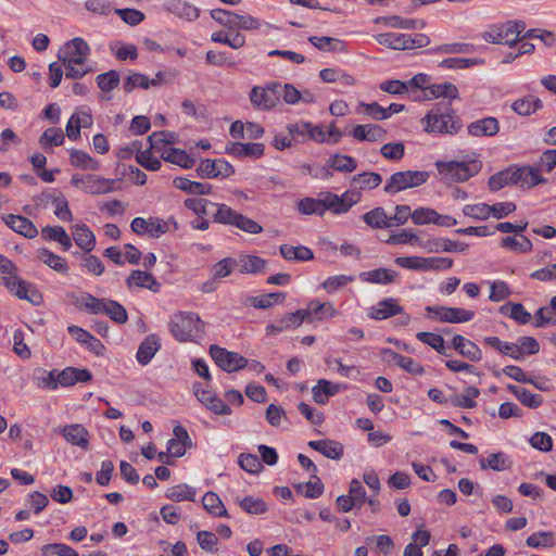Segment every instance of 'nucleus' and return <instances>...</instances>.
<instances>
[{
  "mask_svg": "<svg viewBox=\"0 0 556 556\" xmlns=\"http://www.w3.org/2000/svg\"><path fill=\"white\" fill-rule=\"evenodd\" d=\"M70 164L83 170H98L100 163L83 150L73 149L70 152Z\"/></svg>",
  "mask_w": 556,
  "mask_h": 556,
  "instance_id": "nucleus-30",
  "label": "nucleus"
},
{
  "mask_svg": "<svg viewBox=\"0 0 556 556\" xmlns=\"http://www.w3.org/2000/svg\"><path fill=\"white\" fill-rule=\"evenodd\" d=\"M509 185H513L511 168L501 170L492 175L488 180V186L491 191H498Z\"/></svg>",
  "mask_w": 556,
  "mask_h": 556,
  "instance_id": "nucleus-60",
  "label": "nucleus"
},
{
  "mask_svg": "<svg viewBox=\"0 0 556 556\" xmlns=\"http://www.w3.org/2000/svg\"><path fill=\"white\" fill-rule=\"evenodd\" d=\"M103 303L100 314L106 315L117 324H125L128 320L127 311L121 303L109 299H103Z\"/></svg>",
  "mask_w": 556,
  "mask_h": 556,
  "instance_id": "nucleus-32",
  "label": "nucleus"
},
{
  "mask_svg": "<svg viewBox=\"0 0 556 556\" xmlns=\"http://www.w3.org/2000/svg\"><path fill=\"white\" fill-rule=\"evenodd\" d=\"M327 163L331 168L341 173H352L357 167V163L352 156L339 153L332 155Z\"/></svg>",
  "mask_w": 556,
  "mask_h": 556,
  "instance_id": "nucleus-46",
  "label": "nucleus"
},
{
  "mask_svg": "<svg viewBox=\"0 0 556 556\" xmlns=\"http://www.w3.org/2000/svg\"><path fill=\"white\" fill-rule=\"evenodd\" d=\"M210 355L214 362L225 371H238L248 366V359L239 353L229 352L218 345L210 346Z\"/></svg>",
  "mask_w": 556,
  "mask_h": 556,
  "instance_id": "nucleus-9",
  "label": "nucleus"
},
{
  "mask_svg": "<svg viewBox=\"0 0 556 556\" xmlns=\"http://www.w3.org/2000/svg\"><path fill=\"white\" fill-rule=\"evenodd\" d=\"M64 132L61 128H48L39 138V143L43 149L59 147L64 142Z\"/></svg>",
  "mask_w": 556,
  "mask_h": 556,
  "instance_id": "nucleus-50",
  "label": "nucleus"
},
{
  "mask_svg": "<svg viewBox=\"0 0 556 556\" xmlns=\"http://www.w3.org/2000/svg\"><path fill=\"white\" fill-rule=\"evenodd\" d=\"M308 446L330 459L339 460L343 456V445L330 439L309 441Z\"/></svg>",
  "mask_w": 556,
  "mask_h": 556,
  "instance_id": "nucleus-22",
  "label": "nucleus"
},
{
  "mask_svg": "<svg viewBox=\"0 0 556 556\" xmlns=\"http://www.w3.org/2000/svg\"><path fill=\"white\" fill-rule=\"evenodd\" d=\"M116 180L108 179L97 175L74 174L71 178V185L75 188L92 194L101 195L114 191Z\"/></svg>",
  "mask_w": 556,
  "mask_h": 556,
  "instance_id": "nucleus-5",
  "label": "nucleus"
},
{
  "mask_svg": "<svg viewBox=\"0 0 556 556\" xmlns=\"http://www.w3.org/2000/svg\"><path fill=\"white\" fill-rule=\"evenodd\" d=\"M164 7L168 12L187 21H193L199 16L198 8L185 0H166Z\"/></svg>",
  "mask_w": 556,
  "mask_h": 556,
  "instance_id": "nucleus-23",
  "label": "nucleus"
},
{
  "mask_svg": "<svg viewBox=\"0 0 556 556\" xmlns=\"http://www.w3.org/2000/svg\"><path fill=\"white\" fill-rule=\"evenodd\" d=\"M90 54L88 43L79 37L67 41L59 51V60L63 65H83Z\"/></svg>",
  "mask_w": 556,
  "mask_h": 556,
  "instance_id": "nucleus-6",
  "label": "nucleus"
},
{
  "mask_svg": "<svg viewBox=\"0 0 556 556\" xmlns=\"http://www.w3.org/2000/svg\"><path fill=\"white\" fill-rule=\"evenodd\" d=\"M429 178L425 170H402L391 175L384 185V192L395 194L409 188L419 187Z\"/></svg>",
  "mask_w": 556,
  "mask_h": 556,
  "instance_id": "nucleus-4",
  "label": "nucleus"
},
{
  "mask_svg": "<svg viewBox=\"0 0 556 556\" xmlns=\"http://www.w3.org/2000/svg\"><path fill=\"white\" fill-rule=\"evenodd\" d=\"M435 167L447 181H466L475 176L482 167L480 161L472 160L468 162L450 161L435 162Z\"/></svg>",
  "mask_w": 556,
  "mask_h": 556,
  "instance_id": "nucleus-3",
  "label": "nucleus"
},
{
  "mask_svg": "<svg viewBox=\"0 0 556 556\" xmlns=\"http://www.w3.org/2000/svg\"><path fill=\"white\" fill-rule=\"evenodd\" d=\"M169 327L172 334L179 342H197L204 334L203 324L193 313L175 314Z\"/></svg>",
  "mask_w": 556,
  "mask_h": 556,
  "instance_id": "nucleus-2",
  "label": "nucleus"
},
{
  "mask_svg": "<svg viewBox=\"0 0 556 556\" xmlns=\"http://www.w3.org/2000/svg\"><path fill=\"white\" fill-rule=\"evenodd\" d=\"M61 433L70 444L79 446L83 450H88L89 433L83 425L73 424L64 426Z\"/></svg>",
  "mask_w": 556,
  "mask_h": 556,
  "instance_id": "nucleus-19",
  "label": "nucleus"
},
{
  "mask_svg": "<svg viewBox=\"0 0 556 556\" xmlns=\"http://www.w3.org/2000/svg\"><path fill=\"white\" fill-rule=\"evenodd\" d=\"M501 245L522 253H527L532 250V242L526 236H520V239H516L515 237H505L502 239Z\"/></svg>",
  "mask_w": 556,
  "mask_h": 556,
  "instance_id": "nucleus-61",
  "label": "nucleus"
},
{
  "mask_svg": "<svg viewBox=\"0 0 556 556\" xmlns=\"http://www.w3.org/2000/svg\"><path fill=\"white\" fill-rule=\"evenodd\" d=\"M507 389L522 405L527 407L536 408L543 402L542 397L539 394L531 393L529 390L525 388L515 384H508Z\"/></svg>",
  "mask_w": 556,
  "mask_h": 556,
  "instance_id": "nucleus-38",
  "label": "nucleus"
},
{
  "mask_svg": "<svg viewBox=\"0 0 556 556\" xmlns=\"http://www.w3.org/2000/svg\"><path fill=\"white\" fill-rule=\"evenodd\" d=\"M361 191L348 190L342 195L328 192V198L331 200L329 203L333 207V214L340 215L350 211V208L359 202Z\"/></svg>",
  "mask_w": 556,
  "mask_h": 556,
  "instance_id": "nucleus-17",
  "label": "nucleus"
},
{
  "mask_svg": "<svg viewBox=\"0 0 556 556\" xmlns=\"http://www.w3.org/2000/svg\"><path fill=\"white\" fill-rule=\"evenodd\" d=\"M468 132L471 136H494L500 130L498 121L495 117H484L468 125Z\"/></svg>",
  "mask_w": 556,
  "mask_h": 556,
  "instance_id": "nucleus-26",
  "label": "nucleus"
},
{
  "mask_svg": "<svg viewBox=\"0 0 556 556\" xmlns=\"http://www.w3.org/2000/svg\"><path fill=\"white\" fill-rule=\"evenodd\" d=\"M381 182V175L375 172H363L352 178V184L359 190H374Z\"/></svg>",
  "mask_w": 556,
  "mask_h": 556,
  "instance_id": "nucleus-40",
  "label": "nucleus"
},
{
  "mask_svg": "<svg viewBox=\"0 0 556 556\" xmlns=\"http://www.w3.org/2000/svg\"><path fill=\"white\" fill-rule=\"evenodd\" d=\"M529 547H549L554 545V533L549 531H540L532 533L526 540Z\"/></svg>",
  "mask_w": 556,
  "mask_h": 556,
  "instance_id": "nucleus-59",
  "label": "nucleus"
},
{
  "mask_svg": "<svg viewBox=\"0 0 556 556\" xmlns=\"http://www.w3.org/2000/svg\"><path fill=\"white\" fill-rule=\"evenodd\" d=\"M4 224L9 226L15 232L28 238L33 239L37 237L38 229L34 225V223L24 217L22 215L9 214L2 217Z\"/></svg>",
  "mask_w": 556,
  "mask_h": 556,
  "instance_id": "nucleus-15",
  "label": "nucleus"
},
{
  "mask_svg": "<svg viewBox=\"0 0 556 556\" xmlns=\"http://www.w3.org/2000/svg\"><path fill=\"white\" fill-rule=\"evenodd\" d=\"M366 544L371 545L375 544V548L378 553H381L383 555H388L391 553V551L394 547V542L389 535L381 534V535H371L366 538Z\"/></svg>",
  "mask_w": 556,
  "mask_h": 556,
  "instance_id": "nucleus-62",
  "label": "nucleus"
},
{
  "mask_svg": "<svg viewBox=\"0 0 556 556\" xmlns=\"http://www.w3.org/2000/svg\"><path fill=\"white\" fill-rule=\"evenodd\" d=\"M483 39L492 43H506L508 46L516 45V37H511L508 31L507 25L494 28L483 34Z\"/></svg>",
  "mask_w": 556,
  "mask_h": 556,
  "instance_id": "nucleus-47",
  "label": "nucleus"
},
{
  "mask_svg": "<svg viewBox=\"0 0 556 556\" xmlns=\"http://www.w3.org/2000/svg\"><path fill=\"white\" fill-rule=\"evenodd\" d=\"M543 106L542 101L534 96H527L513 102L511 110L520 116H529Z\"/></svg>",
  "mask_w": 556,
  "mask_h": 556,
  "instance_id": "nucleus-34",
  "label": "nucleus"
},
{
  "mask_svg": "<svg viewBox=\"0 0 556 556\" xmlns=\"http://www.w3.org/2000/svg\"><path fill=\"white\" fill-rule=\"evenodd\" d=\"M126 286L128 289L134 288H146L153 293H159L161 290V283L153 277L152 274L143 270H132L126 279Z\"/></svg>",
  "mask_w": 556,
  "mask_h": 556,
  "instance_id": "nucleus-16",
  "label": "nucleus"
},
{
  "mask_svg": "<svg viewBox=\"0 0 556 556\" xmlns=\"http://www.w3.org/2000/svg\"><path fill=\"white\" fill-rule=\"evenodd\" d=\"M41 551L43 556H49V554L58 556H79L74 548L62 543L46 544L42 546Z\"/></svg>",
  "mask_w": 556,
  "mask_h": 556,
  "instance_id": "nucleus-64",
  "label": "nucleus"
},
{
  "mask_svg": "<svg viewBox=\"0 0 556 556\" xmlns=\"http://www.w3.org/2000/svg\"><path fill=\"white\" fill-rule=\"evenodd\" d=\"M342 389L341 384L333 383L326 379H319L313 387V399L317 404H326L330 396L336 395Z\"/></svg>",
  "mask_w": 556,
  "mask_h": 556,
  "instance_id": "nucleus-25",
  "label": "nucleus"
},
{
  "mask_svg": "<svg viewBox=\"0 0 556 556\" xmlns=\"http://www.w3.org/2000/svg\"><path fill=\"white\" fill-rule=\"evenodd\" d=\"M236 502L242 510L251 515H262L268 510L266 503L258 497L244 496L243 498L237 497Z\"/></svg>",
  "mask_w": 556,
  "mask_h": 556,
  "instance_id": "nucleus-43",
  "label": "nucleus"
},
{
  "mask_svg": "<svg viewBox=\"0 0 556 556\" xmlns=\"http://www.w3.org/2000/svg\"><path fill=\"white\" fill-rule=\"evenodd\" d=\"M267 262L256 255H247L241 260V273L257 274L262 273Z\"/></svg>",
  "mask_w": 556,
  "mask_h": 556,
  "instance_id": "nucleus-58",
  "label": "nucleus"
},
{
  "mask_svg": "<svg viewBox=\"0 0 556 556\" xmlns=\"http://www.w3.org/2000/svg\"><path fill=\"white\" fill-rule=\"evenodd\" d=\"M38 258L56 273L66 274L68 270L66 262L61 256L50 252L49 250H39Z\"/></svg>",
  "mask_w": 556,
  "mask_h": 556,
  "instance_id": "nucleus-45",
  "label": "nucleus"
},
{
  "mask_svg": "<svg viewBox=\"0 0 556 556\" xmlns=\"http://www.w3.org/2000/svg\"><path fill=\"white\" fill-rule=\"evenodd\" d=\"M42 237L47 240L58 241L64 251L72 248V239L61 226H46L41 230Z\"/></svg>",
  "mask_w": 556,
  "mask_h": 556,
  "instance_id": "nucleus-35",
  "label": "nucleus"
},
{
  "mask_svg": "<svg viewBox=\"0 0 556 556\" xmlns=\"http://www.w3.org/2000/svg\"><path fill=\"white\" fill-rule=\"evenodd\" d=\"M303 311L305 312V318L308 323H313L314 320H327L338 315V311L331 302L321 303L318 300L309 301L306 308H303Z\"/></svg>",
  "mask_w": 556,
  "mask_h": 556,
  "instance_id": "nucleus-13",
  "label": "nucleus"
},
{
  "mask_svg": "<svg viewBox=\"0 0 556 556\" xmlns=\"http://www.w3.org/2000/svg\"><path fill=\"white\" fill-rule=\"evenodd\" d=\"M160 348V338L156 334H149L139 345L136 356L138 363L141 365L149 364Z\"/></svg>",
  "mask_w": 556,
  "mask_h": 556,
  "instance_id": "nucleus-24",
  "label": "nucleus"
},
{
  "mask_svg": "<svg viewBox=\"0 0 556 556\" xmlns=\"http://www.w3.org/2000/svg\"><path fill=\"white\" fill-rule=\"evenodd\" d=\"M404 308L396 303L395 299L389 298L380 301L377 306L370 307L368 316L372 319L383 320L397 314H402Z\"/></svg>",
  "mask_w": 556,
  "mask_h": 556,
  "instance_id": "nucleus-20",
  "label": "nucleus"
},
{
  "mask_svg": "<svg viewBox=\"0 0 556 556\" xmlns=\"http://www.w3.org/2000/svg\"><path fill=\"white\" fill-rule=\"evenodd\" d=\"M75 243L85 252L89 253L96 247V237L87 225H76L73 229Z\"/></svg>",
  "mask_w": 556,
  "mask_h": 556,
  "instance_id": "nucleus-28",
  "label": "nucleus"
},
{
  "mask_svg": "<svg viewBox=\"0 0 556 556\" xmlns=\"http://www.w3.org/2000/svg\"><path fill=\"white\" fill-rule=\"evenodd\" d=\"M264 144L258 142H229L225 152L236 157H261L264 154Z\"/></svg>",
  "mask_w": 556,
  "mask_h": 556,
  "instance_id": "nucleus-18",
  "label": "nucleus"
},
{
  "mask_svg": "<svg viewBox=\"0 0 556 556\" xmlns=\"http://www.w3.org/2000/svg\"><path fill=\"white\" fill-rule=\"evenodd\" d=\"M214 207H216V213L213 215L214 222L232 226L239 212L223 203H215Z\"/></svg>",
  "mask_w": 556,
  "mask_h": 556,
  "instance_id": "nucleus-57",
  "label": "nucleus"
},
{
  "mask_svg": "<svg viewBox=\"0 0 556 556\" xmlns=\"http://www.w3.org/2000/svg\"><path fill=\"white\" fill-rule=\"evenodd\" d=\"M308 41L318 50L321 51H341L343 48V42L340 39L332 38V37H318V36H311L308 38Z\"/></svg>",
  "mask_w": 556,
  "mask_h": 556,
  "instance_id": "nucleus-51",
  "label": "nucleus"
},
{
  "mask_svg": "<svg viewBox=\"0 0 556 556\" xmlns=\"http://www.w3.org/2000/svg\"><path fill=\"white\" fill-rule=\"evenodd\" d=\"M175 188L190 194L205 195L212 192V186L208 184L192 181L185 177H176L173 180Z\"/></svg>",
  "mask_w": 556,
  "mask_h": 556,
  "instance_id": "nucleus-29",
  "label": "nucleus"
},
{
  "mask_svg": "<svg viewBox=\"0 0 556 556\" xmlns=\"http://www.w3.org/2000/svg\"><path fill=\"white\" fill-rule=\"evenodd\" d=\"M202 504L205 510L216 517H228V513L215 492H206L202 497Z\"/></svg>",
  "mask_w": 556,
  "mask_h": 556,
  "instance_id": "nucleus-42",
  "label": "nucleus"
},
{
  "mask_svg": "<svg viewBox=\"0 0 556 556\" xmlns=\"http://www.w3.org/2000/svg\"><path fill=\"white\" fill-rule=\"evenodd\" d=\"M195 172L200 178H227L235 174V168L225 160L205 159L201 160Z\"/></svg>",
  "mask_w": 556,
  "mask_h": 556,
  "instance_id": "nucleus-10",
  "label": "nucleus"
},
{
  "mask_svg": "<svg viewBox=\"0 0 556 556\" xmlns=\"http://www.w3.org/2000/svg\"><path fill=\"white\" fill-rule=\"evenodd\" d=\"M151 149L161 150V147L165 144H173L177 140V135L173 131L162 130L154 131L148 138Z\"/></svg>",
  "mask_w": 556,
  "mask_h": 556,
  "instance_id": "nucleus-56",
  "label": "nucleus"
},
{
  "mask_svg": "<svg viewBox=\"0 0 556 556\" xmlns=\"http://www.w3.org/2000/svg\"><path fill=\"white\" fill-rule=\"evenodd\" d=\"M375 22L384 23L390 27L403 29H417L425 26V22L421 20L403 18L397 15L378 17Z\"/></svg>",
  "mask_w": 556,
  "mask_h": 556,
  "instance_id": "nucleus-37",
  "label": "nucleus"
},
{
  "mask_svg": "<svg viewBox=\"0 0 556 556\" xmlns=\"http://www.w3.org/2000/svg\"><path fill=\"white\" fill-rule=\"evenodd\" d=\"M67 298L72 301L78 309L85 311L89 314H100L103 299L96 298L94 295L84 292H68Z\"/></svg>",
  "mask_w": 556,
  "mask_h": 556,
  "instance_id": "nucleus-14",
  "label": "nucleus"
},
{
  "mask_svg": "<svg viewBox=\"0 0 556 556\" xmlns=\"http://www.w3.org/2000/svg\"><path fill=\"white\" fill-rule=\"evenodd\" d=\"M425 130L438 134H456L462 128V121L452 110L451 101L435 103L422 118Z\"/></svg>",
  "mask_w": 556,
  "mask_h": 556,
  "instance_id": "nucleus-1",
  "label": "nucleus"
},
{
  "mask_svg": "<svg viewBox=\"0 0 556 556\" xmlns=\"http://www.w3.org/2000/svg\"><path fill=\"white\" fill-rule=\"evenodd\" d=\"M513 185L521 187H534L544 181L539 170L530 166L511 168Z\"/></svg>",
  "mask_w": 556,
  "mask_h": 556,
  "instance_id": "nucleus-21",
  "label": "nucleus"
},
{
  "mask_svg": "<svg viewBox=\"0 0 556 556\" xmlns=\"http://www.w3.org/2000/svg\"><path fill=\"white\" fill-rule=\"evenodd\" d=\"M161 157L182 168H191L194 165V160L186 151L176 148L165 149L162 151Z\"/></svg>",
  "mask_w": 556,
  "mask_h": 556,
  "instance_id": "nucleus-33",
  "label": "nucleus"
},
{
  "mask_svg": "<svg viewBox=\"0 0 556 556\" xmlns=\"http://www.w3.org/2000/svg\"><path fill=\"white\" fill-rule=\"evenodd\" d=\"M364 222L376 229L391 228L390 217L384 208L376 207L363 215Z\"/></svg>",
  "mask_w": 556,
  "mask_h": 556,
  "instance_id": "nucleus-41",
  "label": "nucleus"
},
{
  "mask_svg": "<svg viewBox=\"0 0 556 556\" xmlns=\"http://www.w3.org/2000/svg\"><path fill=\"white\" fill-rule=\"evenodd\" d=\"M396 273L387 269V268H378L367 273L362 274V278L371 283H381L388 285L394 281Z\"/></svg>",
  "mask_w": 556,
  "mask_h": 556,
  "instance_id": "nucleus-49",
  "label": "nucleus"
},
{
  "mask_svg": "<svg viewBox=\"0 0 556 556\" xmlns=\"http://www.w3.org/2000/svg\"><path fill=\"white\" fill-rule=\"evenodd\" d=\"M232 226L251 235H257L263 231V227L256 220L251 219L241 213H239L237 218L233 219Z\"/></svg>",
  "mask_w": 556,
  "mask_h": 556,
  "instance_id": "nucleus-63",
  "label": "nucleus"
},
{
  "mask_svg": "<svg viewBox=\"0 0 556 556\" xmlns=\"http://www.w3.org/2000/svg\"><path fill=\"white\" fill-rule=\"evenodd\" d=\"M280 96L281 84L271 83L266 87H253L250 92V101L254 108L267 111L277 105Z\"/></svg>",
  "mask_w": 556,
  "mask_h": 556,
  "instance_id": "nucleus-7",
  "label": "nucleus"
},
{
  "mask_svg": "<svg viewBox=\"0 0 556 556\" xmlns=\"http://www.w3.org/2000/svg\"><path fill=\"white\" fill-rule=\"evenodd\" d=\"M280 254L288 261H311L314 258L313 251L304 245L282 244L280 245Z\"/></svg>",
  "mask_w": 556,
  "mask_h": 556,
  "instance_id": "nucleus-39",
  "label": "nucleus"
},
{
  "mask_svg": "<svg viewBox=\"0 0 556 556\" xmlns=\"http://www.w3.org/2000/svg\"><path fill=\"white\" fill-rule=\"evenodd\" d=\"M424 94L426 99L443 97L451 100L458 98V89L451 83H443L425 88Z\"/></svg>",
  "mask_w": 556,
  "mask_h": 556,
  "instance_id": "nucleus-36",
  "label": "nucleus"
},
{
  "mask_svg": "<svg viewBox=\"0 0 556 556\" xmlns=\"http://www.w3.org/2000/svg\"><path fill=\"white\" fill-rule=\"evenodd\" d=\"M151 86H159V80L150 79L140 73H132L125 79L123 88L125 92L130 93L137 87L148 89Z\"/></svg>",
  "mask_w": 556,
  "mask_h": 556,
  "instance_id": "nucleus-44",
  "label": "nucleus"
},
{
  "mask_svg": "<svg viewBox=\"0 0 556 556\" xmlns=\"http://www.w3.org/2000/svg\"><path fill=\"white\" fill-rule=\"evenodd\" d=\"M211 17L229 30H237V13L224 9H214L211 11Z\"/></svg>",
  "mask_w": 556,
  "mask_h": 556,
  "instance_id": "nucleus-53",
  "label": "nucleus"
},
{
  "mask_svg": "<svg viewBox=\"0 0 556 556\" xmlns=\"http://www.w3.org/2000/svg\"><path fill=\"white\" fill-rule=\"evenodd\" d=\"M426 311L433 313L442 323H467L475 316V312L459 307L427 306Z\"/></svg>",
  "mask_w": 556,
  "mask_h": 556,
  "instance_id": "nucleus-11",
  "label": "nucleus"
},
{
  "mask_svg": "<svg viewBox=\"0 0 556 556\" xmlns=\"http://www.w3.org/2000/svg\"><path fill=\"white\" fill-rule=\"evenodd\" d=\"M483 341L486 345L497 350L501 354L518 359L519 348H517V344L503 342L497 337H485Z\"/></svg>",
  "mask_w": 556,
  "mask_h": 556,
  "instance_id": "nucleus-48",
  "label": "nucleus"
},
{
  "mask_svg": "<svg viewBox=\"0 0 556 556\" xmlns=\"http://www.w3.org/2000/svg\"><path fill=\"white\" fill-rule=\"evenodd\" d=\"M331 200L328 198V192L321 193L320 198H304L299 201L298 210L304 215H319L324 216L326 211L333 213V207L329 204Z\"/></svg>",
  "mask_w": 556,
  "mask_h": 556,
  "instance_id": "nucleus-12",
  "label": "nucleus"
},
{
  "mask_svg": "<svg viewBox=\"0 0 556 556\" xmlns=\"http://www.w3.org/2000/svg\"><path fill=\"white\" fill-rule=\"evenodd\" d=\"M479 465L482 470L493 469L495 471H504L511 467V462L503 452L491 453L486 458L481 457Z\"/></svg>",
  "mask_w": 556,
  "mask_h": 556,
  "instance_id": "nucleus-31",
  "label": "nucleus"
},
{
  "mask_svg": "<svg viewBox=\"0 0 556 556\" xmlns=\"http://www.w3.org/2000/svg\"><path fill=\"white\" fill-rule=\"evenodd\" d=\"M1 281L18 299L27 300L34 305L42 303V295L30 283L20 278L17 274L3 276Z\"/></svg>",
  "mask_w": 556,
  "mask_h": 556,
  "instance_id": "nucleus-8",
  "label": "nucleus"
},
{
  "mask_svg": "<svg viewBox=\"0 0 556 556\" xmlns=\"http://www.w3.org/2000/svg\"><path fill=\"white\" fill-rule=\"evenodd\" d=\"M195 490L187 484L172 486L166 492V497L174 502L194 501Z\"/></svg>",
  "mask_w": 556,
  "mask_h": 556,
  "instance_id": "nucleus-52",
  "label": "nucleus"
},
{
  "mask_svg": "<svg viewBox=\"0 0 556 556\" xmlns=\"http://www.w3.org/2000/svg\"><path fill=\"white\" fill-rule=\"evenodd\" d=\"M416 338L434 349L439 354L448 356L446 353V348L444 345V339L440 334H435L432 332L421 331L416 334Z\"/></svg>",
  "mask_w": 556,
  "mask_h": 556,
  "instance_id": "nucleus-54",
  "label": "nucleus"
},
{
  "mask_svg": "<svg viewBox=\"0 0 556 556\" xmlns=\"http://www.w3.org/2000/svg\"><path fill=\"white\" fill-rule=\"evenodd\" d=\"M59 383L63 387H71L76 382H87L92 376L88 369L67 367L58 372Z\"/></svg>",
  "mask_w": 556,
  "mask_h": 556,
  "instance_id": "nucleus-27",
  "label": "nucleus"
},
{
  "mask_svg": "<svg viewBox=\"0 0 556 556\" xmlns=\"http://www.w3.org/2000/svg\"><path fill=\"white\" fill-rule=\"evenodd\" d=\"M96 81L102 92L108 93L118 86L119 74L117 71L111 70L106 73L99 74L96 77Z\"/></svg>",
  "mask_w": 556,
  "mask_h": 556,
  "instance_id": "nucleus-55",
  "label": "nucleus"
}]
</instances>
